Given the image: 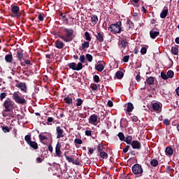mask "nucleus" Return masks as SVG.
Here are the masks:
<instances>
[{
  "label": "nucleus",
  "instance_id": "nucleus-1",
  "mask_svg": "<svg viewBox=\"0 0 179 179\" xmlns=\"http://www.w3.org/2000/svg\"><path fill=\"white\" fill-rule=\"evenodd\" d=\"M73 33L74 31L73 29L63 28V34L59 35V38L64 43H71L74 38Z\"/></svg>",
  "mask_w": 179,
  "mask_h": 179
},
{
  "label": "nucleus",
  "instance_id": "nucleus-2",
  "mask_svg": "<svg viewBox=\"0 0 179 179\" xmlns=\"http://www.w3.org/2000/svg\"><path fill=\"white\" fill-rule=\"evenodd\" d=\"M24 13L22 14V13L20 12V7L15 5L10 6V16H11V17H16L17 19H20V17L22 16V20H24Z\"/></svg>",
  "mask_w": 179,
  "mask_h": 179
},
{
  "label": "nucleus",
  "instance_id": "nucleus-3",
  "mask_svg": "<svg viewBox=\"0 0 179 179\" xmlns=\"http://www.w3.org/2000/svg\"><path fill=\"white\" fill-rule=\"evenodd\" d=\"M122 22H117L115 24H112L109 26L108 30L113 33V34H120L121 31H124V29H122Z\"/></svg>",
  "mask_w": 179,
  "mask_h": 179
},
{
  "label": "nucleus",
  "instance_id": "nucleus-4",
  "mask_svg": "<svg viewBox=\"0 0 179 179\" xmlns=\"http://www.w3.org/2000/svg\"><path fill=\"white\" fill-rule=\"evenodd\" d=\"M3 106L4 109L2 113H13V108H15V102L10 100V99L8 98L4 101L3 103Z\"/></svg>",
  "mask_w": 179,
  "mask_h": 179
},
{
  "label": "nucleus",
  "instance_id": "nucleus-5",
  "mask_svg": "<svg viewBox=\"0 0 179 179\" xmlns=\"http://www.w3.org/2000/svg\"><path fill=\"white\" fill-rule=\"evenodd\" d=\"M13 100L17 103V104H26V99L24 97L20 96V92H15L13 94Z\"/></svg>",
  "mask_w": 179,
  "mask_h": 179
},
{
  "label": "nucleus",
  "instance_id": "nucleus-6",
  "mask_svg": "<svg viewBox=\"0 0 179 179\" xmlns=\"http://www.w3.org/2000/svg\"><path fill=\"white\" fill-rule=\"evenodd\" d=\"M131 171L136 176H141L143 173V168H142V165L136 164L131 167Z\"/></svg>",
  "mask_w": 179,
  "mask_h": 179
},
{
  "label": "nucleus",
  "instance_id": "nucleus-7",
  "mask_svg": "<svg viewBox=\"0 0 179 179\" xmlns=\"http://www.w3.org/2000/svg\"><path fill=\"white\" fill-rule=\"evenodd\" d=\"M69 67L70 69H72L73 71H82L83 69V64L82 63H76L72 62L69 63L68 64Z\"/></svg>",
  "mask_w": 179,
  "mask_h": 179
},
{
  "label": "nucleus",
  "instance_id": "nucleus-8",
  "mask_svg": "<svg viewBox=\"0 0 179 179\" xmlns=\"http://www.w3.org/2000/svg\"><path fill=\"white\" fill-rule=\"evenodd\" d=\"M15 87H17L21 92L23 93H27V85L26 83H22V82H18L16 85Z\"/></svg>",
  "mask_w": 179,
  "mask_h": 179
},
{
  "label": "nucleus",
  "instance_id": "nucleus-9",
  "mask_svg": "<svg viewBox=\"0 0 179 179\" xmlns=\"http://www.w3.org/2000/svg\"><path fill=\"white\" fill-rule=\"evenodd\" d=\"M56 134L57 138L61 139V138H64V129L61 128V127L58 126L56 127Z\"/></svg>",
  "mask_w": 179,
  "mask_h": 179
},
{
  "label": "nucleus",
  "instance_id": "nucleus-10",
  "mask_svg": "<svg viewBox=\"0 0 179 179\" xmlns=\"http://www.w3.org/2000/svg\"><path fill=\"white\" fill-rule=\"evenodd\" d=\"M133 149H137L139 150L142 148V145L138 141H133L132 143L130 144Z\"/></svg>",
  "mask_w": 179,
  "mask_h": 179
},
{
  "label": "nucleus",
  "instance_id": "nucleus-11",
  "mask_svg": "<svg viewBox=\"0 0 179 179\" xmlns=\"http://www.w3.org/2000/svg\"><path fill=\"white\" fill-rule=\"evenodd\" d=\"M55 47H56V48H58V50H62V48L65 47V43H64V42H62V41L57 40L55 43Z\"/></svg>",
  "mask_w": 179,
  "mask_h": 179
},
{
  "label": "nucleus",
  "instance_id": "nucleus-12",
  "mask_svg": "<svg viewBox=\"0 0 179 179\" xmlns=\"http://www.w3.org/2000/svg\"><path fill=\"white\" fill-rule=\"evenodd\" d=\"M55 154L57 157H61L62 151H61V144L58 142L55 147Z\"/></svg>",
  "mask_w": 179,
  "mask_h": 179
},
{
  "label": "nucleus",
  "instance_id": "nucleus-13",
  "mask_svg": "<svg viewBox=\"0 0 179 179\" xmlns=\"http://www.w3.org/2000/svg\"><path fill=\"white\" fill-rule=\"evenodd\" d=\"M159 34H160V31H155V29H152L150 31V37L152 40H155V38H156Z\"/></svg>",
  "mask_w": 179,
  "mask_h": 179
},
{
  "label": "nucleus",
  "instance_id": "nucleus-14",
  "mask_svg": "<svg viewBox=\"0 0 179 179\" xmlns=\"http://www.w3.org/2000/svg\"><path fill=\"white\" fill-rule=\"evenodd\" d=\"M16 58H17V59H18V61H20V62L23 61V50L20 49V50H17Z\"/></svg>",
  "mask_w": 179,
  "mask_h": 179
},
{
  "label": "nucleus",
  "instance_id": "nucleus-15",
  "mask_svg": "<svg viewBox=\"0 0 179 179\" xmlns=\"http://www.w3.org/2000/svg\"><path fill=\"white\" fill-rule=\"evenodd\" d=\"M97 122V115L95 114L91 115L89 118V124H92L95 125V123Z\"/></svg>",
  "mask_w": 179,
  "mask_h": 179
},
{
  "label": "nucleus",
  "instance_id": "nucleus-16",
  "mask_svg": "<svg viewBox=\"0 0 179 179\" xmlns=\"http://www.w3.org/2000/svg\"><path fill=\"white\" fill-rule=\"evenodd\" d=\"M152 110H154V111L160 113V111H162V106H160V103H159L157 102L153 103H152Z\"/></svg>",
  "mask_w": 179,
  "mask_h": 179
},
{
  "label": "nucleus",
  "instance_id": "nucleus-17",
  "mask_svg": "<svg viewBox=\"0 0 179 179\" xmlns=\"http://www.w3.org/2000/svg\"><path fill=\"white\" fill-rule=\"evenodd\" d=\"M6 62L8 64H12L13 62V55H12V53L6 55L4 58Z\"/></svg>",
  "mask_w": 179,
  "mask_h": 179
},
{
  "label": "nucleus",
  "instance_id": "nucleus-18",
  "mask_svg": "<svg viewBox=\"0 0 179 179\" xmlns=\"http://www.w3.org/2000/svg\"><path fill=\"white\" fill-rule=\"evenodd\" d=\"M178 48H179L178 45H176L175 46H172V48L171 49V54H173V55H178V51H179Z\"/></svg>",
  "mask_w": 179,
  "mask_h": 179
},
{
  "label": "nucleus",
  "instance_id": "nucleus-19",
  "mask_svg": "<svg viewBox=\"0 0 179 179\" xmlns=\"http://www.w3.org/2000/svg\"><path fill=\"white\" fill-rule=\"evenodd\" d=\"M145 83L148 84V85H155V77H152V76H150L148 77L145 81Z\"/></svg>",
  "mask_w": 179,
  "mask_h": 179
},
{
  "label": "nucleus",
  "instance_id": "nucleus-20",
  "mask_svg": "<svg viewBox=\"0 0 179 179\" xmlns=\"http://www.w3.org/2000/svg\"><path fill=\"white\" fill-rule=\"evenodd\" d=\"M64 157H66V160L69 162V163H73V164H76V166H79V162H75L73 161V158H71V157H69L66 155V154H64Z\"/></svg>",
  "mask_w": 179,
  "mask_h": 179
},
{
  "label": "nucleus",
  "instance_id": "nucleus-21",
  "mask_svg": "<svg viewBox=\"0 0 179 179\" xmlns=\"http://www.w3.org/2000/svg\"><path fill=\"white\" fill-rule=\"evenodd\" d=\"M28 145L34 150H37V149H38V144H37V142L36 141H31Z\"/></svg>",
  "mask_w": 179,
  "mask_h": 179
},
{
  "label": "nucleus",
  "instance_id": "nucleus-22",
  "mask_svg": "<svg viewBox=\"0 0 179 179\" xmlns=\"http://www.w3.org/2000/svg\"><path fill=\"white\" fill-rule=\"evenodd\" d=\"M20 65L22 66H26V65H28L29 66H31V65H33V64L31 63V61L29 60V59H24V62H20Z\"/></svg>",
  "mask_w": 179,
  "mask_h": 179
},
{
  "label": "nucleus",
  "instance_id": "nucleus-23",
  "mask_svg": "<svg viewBox=\"0 0 179 179\" xmlns=\"http://www.w3.org/2000/svg\"><path fill=\"white\" fill-rule=\"evenodd\" d=\"M96 38L99 43H103V41H104V36L102 34H101V32L97 33V35H96Z\"/></svg>",
  "mask_w": 179,
  "mask_h": 179
},
{
  "label": "nucleus",
  "instance_id": "nucleus-24",
  "mask_svg": "<svg viewBox=\"0 0 179 179\" xmlns=\"http://www.w3.org/2000/svg\"><path fill=\"white\" fill-rule=\"evenodd\" d=\"M3 117L6 118V117H9L10 118H15V115L13 113H10V112H1Z\"/></svg>",
  "mask_w": 179,
  "mask_h": 179
},
{
  "label": "nucleus",
  "instance_id": "nucleus-25",
  "mask_svg": "<svg viewBox=\"0 0 179 179\" xmlns=\"http://www.w3.org/2000/svg\"><path fill=\"white\" fill-rule=\"evenodd\" d=\"M43 134L44 133H41L38 135L39 141L40 142H41V143H44V141H47L48 139V137L45 135H43Z\"/></svg>",
  "mask_w": 179,
  "mask_h": 179
},
{
  "label": "nucleus",
  "instance_id": "nucleus-26",
  "mask_svg": "<svg viewBox=\"0 0 179 179\" xmlns=\"http://www.w3.org/2000/svg\"><path fill=\"white\" fill-rule=\"evenodd\" d=\"M168 14H169V9L166 8V9L162 10V12L160 13V18L166 19Z\"/></svg>",
  "mask_w": 179,
  "mask_h": 179
},
{
  "label": "nucleus",
  "instance_id": "nucleus-27",
  "mask_svg": "<svg viewBox=\"0 0 179 179\" xmlns=\"http://www.w3.org/2000/svg\"><path fill=\"white\" fill-rule=\"evenodd\" d=\"M90 43L88 41H84L81 45V50L86 51V48H89Z\"/></svg>",
  "mask_w": 179,
  "mask_h": 179
},
{
  "label": "nucleus",
  "instance_id": "nucleus-28",
  "mask_svg": "<svg viewBox=\"0 0 179 179\" xmlns=\"http://www.w3.org/2000/svg\"><path fill=\"white\" fill-rule=\"evenodd\" d=\"M134 104H132V103L129 102L127 103V108L126 112L127 113H132V110H134Z\"/></svg>",
  "mask_w": 179,
  "mask_h": 179
},
{
  "label": "nucleus",
  "instance_id": "nucleus-29",
  "mask_svg": "<svg viewBox=\"0 0 179 179\" xmlns=\"http://www.w3.org/2000/svg\"><path fill=\"white\" fill-rule=\"evenodd\" d=\"M64 101H65V103L69 106L73 103V100L72 99V98L69 97V96L64 97Z\"/></svg>",
  "mask_w": 179,
  "mask_h": 179
},
{
  "label": "nucleus",
  "instance_id": "nucleus-30",
  "mask_svg": "<svg viewBox=\"0 0 179 179\" xmlns=\"http://www.w3.org/2000/svg\"><path fill=\"white\" fill-rule=\"evenodd\" d=\"M95 69L98 71V72H103L104 70V66L101 64H96Z\"/></svg>",
  "mask_w": 179,
  "mask_h": 179
},
{
  "label": "nucleus",
  "instance_id": "nucleus-31",
  "mask_svg": "<svg viewBox=\"0 0 179 179\" xmlns=\"http://www.w3.org/2000/svg\"><path fill=\"white\" fill-rule=\"evenodd\" d=\"M127 27H129L128 30L134 29V22H132V21H131V20H127Z\"/></svg>",
  "mask_w": 179,
  "mask_h": 179
},
{
  "label": "nucleus",
  "instance_id": "nucleus-32",
  "mask_svg": "<svg viewBox=\"0 0 179 179\" xmlns=\"http://www.w3.org/2000/svg\"><path fill=\"white\" fill-rule=\"evenodd\" d=\"M99 157H101V159H108V154H107V152L102 151L101 152L99 153Z\"/></svg>",
  "mask_w": 179,
  "mask_h": 179
},
{
  "label": "nucleus",
  "instance_id": "nucleus-33",
  "mask_svg": "<svg viewBox=\"0 0 179 179\" xmlns=\"http://www.w3.org/2000/svg\"><path fill=\"white\" fill-rule=\"evenodd\" d=\"M150 165L152 167H157V166H159V161H157L156 159H152L150 161Z\"/></svg>",
  "mask_w": 179,
  "mask_h": 179
},
{
  "label": "nucleus",
  "instance_id": "nucleus-34",
  "mask_svg": "<svg viewBox=\"0 0 179 179\" xmlns=\"http://www.w3.org/2000/svg\"><path fill=\"white\" fill-rule=\"evenodd\" d=\"M91 22L92 23H94L95 24H97V22H99V17H97V15H92L91 16Z\"/></svg>",
  "mask_w": 179,
  "mask_h": 179
},
{
  "label": "nucleus",
  "instance_id": "nucleus-35",
  "mask_svg": "<svg viewBox=\"0 0 179 179\" xmlns=\"http://www.w3.org/2000/svg\"><path fill=\"white\" fill-rule=\"evenodd\" d=\"M24 141L29 145L31 142V135L27 134L24 136Z\"/></svg>",
  "mask_w": 179,
  "mask_h": 179
},
{
  "label": "nucleus",
  "instance_id": "nucleus-36",
  "mask_svg": "<svg viewBox=\"0 0 179 179\" xmlns=\"http://www.w3.org/2000/svg\"><path fill=\"white\" fill-rule=\"evenodd\" d=\"M166 76L168 77V79H171L172 78H174V71L172 70H169L166 73Z\"/></svg>",
  "mask_w": 179,
  "mask_h": 179
},
{
  "label": "nucleus",
  "instance_id": "nucleus-37",
  "mask_svg": "<svg viewBox=\"0 0 179 179\" xmlns=\"http://www.w3.org/2000/svg\"><path fill=\"white\" fill-rule=\"evenodd\" d=\"M115 76H116L117 79H122V78H124V73H122V71H118L115 73Z\"/></svg>",
  "mask_w": 179,
  "mask_h": 179
},
{
  "label": "nucleus",
  "instance_id": "nucleus-38",
  "mask_svg": "<svg viewBox=\"0 0 179 179\" xmlns=\"http://www.w3.org/2000/svg\"><path fill=\"white\" fill-rule=\"evenodd\" d=\"M133 141H132V136H128L124 141V142H126L127 145H131Z\"/></svg>",
  "mask_w": 179,
  "mask_h": 179
},
{
  "label": "nucleus",
  "instance_id": "nucleus-39",
  "mask_svg": "<svg viewBox=\"0 0 179 179\" xmlns=\"http://www.w3.org/2000/svg\"><path fill=\"white\" fill-rule=\"evenodd\" d=\"M166 154L171 156L173 155V148L171 147H167L165 150Z\"/></svg>",
  "mask_w": 179,
  "mask_h": 179
},
{
  "label": "nucleus",
  "instance_id": "nucleus-40",
  "mask_svg": "<svg viewBox=\"0 0 179 179\" xmlns=\"http://www.w3.org/2000/svg\"><path fill=\"white\" fill-rule=\"evenodd\" d=\"M96 149H97L98 153H101V152L104 151V147L103 146V144H101V143L98 145Z\"/></svg>",
  "mask_w": 179,
  "mask_h": 179
},
{
  "label": "nucleus",
  "instance_id": "nucleus-41",
  "mask_svg": "<svg viewBox=\"0 0 179 179\" xmlns=\"http://www.w3.org/2000/svg\"><path fill=\"white\" fill-rule=\"evenodd\" d=\"M117 136H118L120 141H121V142H123V141H125V136L124 135V133L119 132L117 134Z\"/></svg>",
  "mask_w": 179,
  "mask_h": 179
},
{
  "label": "nucleus",
  "instance_id": "nucleus-42",
  "mask_svg": "<svg viewBox=\"0 0 179 179\" xmlns=\"http://www.w3.org/2000/svg\"><path fill=\"white\" fill-rule=\"evenodd\" d=\"M85 40H87V41H88V42L92 41V36H90V33L86 31L85 33Z\"/></svg>",
  "mask_w": 179,
  "mask_h": 179
},
{
  "label": "nucleus",
  "instance_id": "nucleus-43",
  "mask_svg": "<svg viewBox=\"0 0 179 179\" xmlns=\"http://www.w3.org/2000/svg\"><path fill=\"white\" fill-rule=\"evenodd\" d=\"M6 96H8V94L6 92L0 93V101H3V99H6Z\"/></svg>",
  "mask_w": 179,
  "mask_h": 179
},
{
  "label": "nucleus",
  "instance_id": "nucleus-44",
  "mask_svg": "<svg viewBox=\"0 0 179 179\" xmlns=\"http://www.w3.org/2000/svg\"><path fill=\"white\" fill-rule=\"evenodd\" d=\"M76 101H77V103H76L77 107H79L83 104V100H82V99H80V98H78L76 99Z\"/></svg>",
  "mask_w": 179,
  "mask_h": 179
},
{
  "label": "nucleus",
  "instance_id": "nucleus-45",
  "mask_svg": "<svg viewBox=\"0 0 179 179\" xmlns=\"http://www.w3.org/2000/svg\"><path fill=\"white\" fill-rule=\"evenodd\" d=\"M74 143L76 146V145H82V143H83V141H82V139L80 138H76L74 140Z\"/></svg>",
  "mask_w": 179,
  "mask_h": 179
},
{
  "label": "nucleus",
  "instance_id": "nucleus-46",
  "mask_svg": "<svg viewBox=\"0 0 179 179\" xmlns=\"http://www.w3.org/2000/svg\"><path fill=\"white\" fill-rule=\"evenodd\" d=\"M121 45L124 48H127V46L128 45V42H127V40L123 39L121 41Z\"/></svg>",
  "mask_w": 179,
  "mask_h": 179
},
{
  "label": "nucleus",
  "instance_id": "nucleus-47",
  "mask_svg": "<svg viewBox=\"0 0 179 179\" xmlns=\"http://www.w3.org/2000/svg\"><path fill=\"white\" fill-rule=\"evenodd\" d=\"M85 57L89 62H92L93 61V56L92 55L87 54Z\"/></svg>",
  "mask_w": 179,
  "mask_h": 179
},
{
  "label": "nucleus",
  "instance_id": "nucleus-48",
  "mask_svg": "<svg viewBox=\"0 0 179 179\" xmlns=\"http://www.w3.org/2000/svg\"><path fill=\"white\" fill-rule=\"evenodd\" d=\"M2 131L5 133L6 132H10V129L8 126H1Z\"/></svg>",
  "mask_w": 179,
  "mask_h": 179
},
{
  "label": "nucleus",
  "instance_id": "nucleus-49",
  "mask_svg": "<svg viewBox=\"0 0 179 179\" xmlns=\"http://www.w3.org/2000/svg\"><path fill=\"white\" fill-rule=\"evenodd\" d=\"M161 78L162 79H164V80H167V79H169V78L167 77V74H166L163 71L161 72Z\"/></svg>",
  "mask_w": 179,
  "mask_h": 179
},
{
  "label": "nucleus",
  "instance_id": "nucleus-50",
  "mask_svg": "<svg viewBox=\"0 0 179 179\" xmlns=\"http://www.w3.org/2000/svg\"><path fill=\"white\" fill-rule=\"evenodd\" d=\"M80 64H85V62H86V57H85V55H80Z\"/></svg>",
  "mask_w": 179,
  "mask_h": 179
},
{
  "label": "nucleus",
  "instance_id": "nucleus-51",
  "mask_svg": "<svg viewBox=\"0 0 179 179\" xmlns=\"http://www.w3.org/2000/svg\"><path fill=\"white\" fill-rule=\"evenodd\" d=\"M173 171H174V169H172L170 166H166V173H173Z\"/></svg>",
  "mask_w": 179,
  "mask_h": 179
},
{
  "label": "nucleus",
  "instance_id": "nucleus-52",
  "mask_svg": "<svg viewBox=\"0 0 179 179\" xmlns=\"http://www.w3.org/2000/svg\"><path fill=\"white\" fill-rule=\"evenodd\" d=\"M94 82H95V83H99V82H100V77H99V76L95 75L94 76Z\"/></svg>",
  "mask_w": 179,
  "mask_h": 179
},
{
  "label": "nucleus",
  "instance_id": "nucleus-53",
  "mask_svg": "<svg viewBox=\"0 0 179 179\" xmlns=\"http://www.w3.org/2000/svg\"><path fill=\"white\" fill-rule=\"evenodd\" d=\"M146 52H148V49L145 47H143L141 50V53L142 54V55H145Z\"/></svg>",
  "mask_w": 179,
  "mask_h": 179
},
{
  "label": "nucleus",
  "instance_id": "nucleus-54",
  "mask_svg": "<svg viewBox=\"0 0 179 179\" xmlns=\"http://www.w3.org/2000/svg\"><path fill=\"white\" fill-rule=\"evenodd\" d=\"M38 20L43 22L44 20V14L40 13L38 17Z\"/></svg>",
  "mask_w": 179,
  "mask_h": 179
},
{
  "label": "nucleus",
  "instance_id": "nucleus-55",
  "mask_svg": "<svg viewBox=\"0 0 179 179\" xmlns=\"http://www.w3.org/2000/svg\"><path fill=\"white\" fill-rule=\"evenodd\" d=\"M122 61L123 62H128V61H129V55H126L123 57Z\"/></svg>",
  "mask_w": 179,
  "mask_h": 179
},
{
  "label": "nucleus",
  "instance_id": "nucleus-56",
  "mask_svg": "<svg viewBox=\"0 0 179 179\" xmlns=\"http://www.w3.org/2000/svg\"><path fill=\"white\" fill-rule=\"evenodd\" d=\"M85 135L86 136H92V130H86Z\"/></svg>",
  "mask_w": 179,
  "mask_h": 179
},
{
  "label": "nucleus",
  "instance_id": "nucleus-57",
  "mask_svg": "<svg viewBox=\"0 0 179 179\" xmlns=\"http://www.w3.org/2000/svg\"><path fill=\"white\" fill-rule=\"evenodd\" d=\"M163 123L164 124V125H170V120H169V119H165L164 121H163Z\"/></svg>",
  "mask_w": 179,
  "mask_h": 179
},
{
  "label": "nucleus",
  "instance_id": "nucleus-58",
  "mask_svg": "<svg viewBox=\"0 0 179 179\" xmlns=\"http://www.w3.org/2000/svg\"><path fill=\"white\" fill-rule=\"evenodd\" d=\"M80 117L81 118H86V117H87V113H81V114H80Z\"/></svg>",
  "mask_w": 179,
  "mask_h": 179
},
{
  "label": "nucleus",
  "instance_id": "nucleus-59",
  "mask_svg": "<svg viewBox=\"0 0 179 179\" xmlns=\"http://www.w3.org/2000/svg\"><path fill=\"white\" fill-rule=\"evenodd\" d=\"M48 149L49 152H50V153H52L53 148H52V145L51 144H50L48 146Z\"/></svg>",
  "mask_w": 179,
  "mask_h": 179
},
{
  "label": "nucleus",
  "instance_id": "nucleus-60",
  "mask_svg": "<svg viewBox=\"0 0 179 179\" xmlns=\"http://www.w3.org/2000/svg\"><path fill=\"white\" fill-rule=\"evenodd\" d=\"M108 107H113V106H114V104H113V101L109 100V101H108Z\"/></svg>",
  "mask_w": 179,
  "mask_h": 179
},
{
  "label": "nucleus",
  "instance_id": "nucleus-61",
  "mask_svg": "<svg viewBox=\"0 0 179 179\" xmlns=\"http://www.w3.org/2000/svg\"><path fill=\"white\" fill-rule=\"evenodd\" d=\"M131 120H132V121H134V122H138V119L136 116H133L131 117Z\"/></svg>",
  "mask_w": 179,
  "mask_h": 179
},
{
  "label": "nucleus",
  "instance_id": "nucleus-62",
  "mask_svg": "<svg viewBox=\"0 0 179 179\" xmlns=\"http://www.w3.org/2000/svg\"><path fill=\"white\" fill-rule=\"evenodd\" d=\"M61 16L63 20H64V22H68V18L66 17V15H64V14H61Z\"/></svg>",
  "mask_w": 179,
  "mask_h": 179
},
{
  "label": "nucleus",
  "instance_id": "nucleus-63",
  "mask_svg": "<svg viewBox=\"0 0 179 179\" xmlns=\"http://www.w3.org/2000/svg\"><path fill=\"white\" fill-rule=\"evenodd\" d=\"M101 134H102V135H104V134H105L106 136H108V133L107 132V131L106 129H103L101 131Z\"/></svg>",
  "mask_w": 179,
  "mask_h": 179
},
{
  "label": "nucleus",
  "instance_id": "nucleus-64",
  "mask_svg": "<svg viewBox=\"0 0 179 179\" xmlns=\"http://www.w3.org/2000/svg\"><path fill=\"white\" fill-rule=\"evenodd\" d=\"M90 155H93V152H94V148H88Z\"/></svg>",
  "mask_w": 179,
  "mask_h": 179
}]
</instances>
